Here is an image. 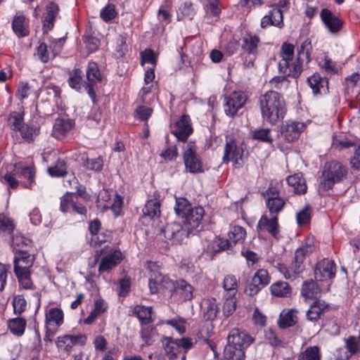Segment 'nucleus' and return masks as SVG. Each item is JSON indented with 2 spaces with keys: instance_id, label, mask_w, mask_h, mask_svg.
<instances>
[{
  "instance_id": "obj_40",
  "label": "nucleus",
  "mask_w": 360,
  "mask_h": 360,
  "mask_svg": "<svg viewBox=\"0 0 360 360\" xmlns=\"http://www.w3.org/2000/svg\"><path fill=\"white\" fill-rule=\"evenodd\" d=\"M238 280L233 275H226L223 281V288L226 291L224 295L236 296L238 292Z\"/></svg>"
},
{
  "instance_id": "obj_46",
  "label": "nucleus",
  "mask_w": 360,
  "mask_h": 360,
  "mask_svg": "<svg viewBox=\"0 0 360 360\" xmlns=\"http://www.w3.org/2000/svg\"><path fill=\"white\" fill-rule=\"evenodd\" d=\"M160 202L156 200H149L143 209V214L150 219L157 217L160 214Z\"/></svg>"
},
{
  "instance_id": "obj_4",
  "label": "nucleus",
  "mask_w": 360,
  "mask_h": 360,
  "mask_svg": "<svg viewBox=\"0 0 360 360\" xmlns=\"http://www.w3.org/2000/svg\"><path fill=\"white\" fill-rule=\"evenodd\" d=\"M246 158L243 144L232 137L227 136L222 158L223 162L228 163L231 161L235 167L240 168L245 163Z\"/></svg>"
},
{
  "instance_id": "obj_21",
  "label": "nucleus",
  "mask_w": 360,
  "mask_h": 360,
  "mask_svg": "<svg viewBox=\"0 0 360 360\" xmlns=\"http://www.w3.org/2000/svg\"><path fill=\"white\" fill-rule=\"evenodd\" d=\"M122 259V254L119 250L110 252L101 259L98 271L100 273L106 272L112 270L117 266Z\"/></svg>"
},
{
  "instance_id": "obj_38",
  "label": "nucleus",
  "mask_w": 360,
  "mask_h": 360,
  "mask_svg": "<svg viewBox=\"0 0 360 360\" xmlns=\"http://www.w3.org/2000/svg\"><path fill=\"white\" fill-rule=\"evenodd\" d=\"M272 295L276 297H288L291 295V288L289 284L285 281H277L270 286Z\"/></svg>"
},
{
  "instance_id": "obj_10",
  "label": "nucleus",
  "mask_w": 360,
  "mask_h": 360,
  "mask_svg": "<svg viewBox=\"0 0 360 360\" xmlns=\"http://www.w3.org/2000/svg\"><path fill=\"white\" fill-rule=\"evenodd\" d=\"M314 250L313 240L311 238H307L304 244L296 250L294 262L290 266L293 276L301 273L304 270L303 262L305 257L312 253Z\"/></svg>"
},
{
  "instance_id": "obj_48",
  "label": "nucleus",
  "mask_w": 360,
  "mask_h": 360,
  "mask_svg": "<svg viewBox=\"0 0 360 360\" xmlns=\"http://www.w3.org/2000/svg\"><path fill=\"white\" fill-rule=\"evenodd\" d=\"M354 143L348 139L344 134H339L333 136L332 141V147L335 149L342 150L353 146Z\"/></svg>"
},
{
  "instance_id": "obj_33",
  "label": "nucleus",
  "mask_w": 360,
  "mask_h": 360,
  "mask_svg": "<svg viewBox=\"0 0 360 360\" xmlns=\"http://www.w3.org/2000/svg\"><path fill=\"white\" fill-rule=\"evenodd\" d=\"M64 314L61 309L53 307L46 311V323L57 327L63 323Z\"/></svg>"
},
{
  "instance_id": "obj_63",
  "label": "nucleus",
  "mask_w": 360,
  "mask_h": 360,
  "mask_svg": "<svg viewBox=\"0 0 360 360\" xmlns=\"http://www.w3.org/2000/svg\"><path fill=\"white\" fill-rule=\"evenodd\" d=\"M311 219V208L306 206L302 210L297 214V221L299 225L306 224Z\"/></svg>"
},
{
  "instance_id": "obj_30",
  "label": "nucleus",
  "mask_w": 360,
  "mask_h": 360,
  "mask_svg": "<svg viewBox=\"0 0 360 360\" xmlns=\"http://www.w3.org/2000/svg\"><path fill=\"white\" fill-rule=\"evenodd\" d=\"M347 352L343 356H340L338 360H348L353 354H356L360 349V335L358 337L349 336L345 339Z\"/></svg>"
},
{
  "instance_id": "obj_8",
  "label": "nucleus",
  "mask_w": 360,
  "mask_h": 360,
  "mask_svg": "<svg viewBox=\"0 0 360 360\" xmlns=\"http://www.w3.org/2000/svg\"><path fill=\"white\" fill-rule=\"evenodd\" d=\"M247 101V96L243 91H233L225 96L224 102V110L226 115L235 116L238 111L242 108Z\"/></svg>"
},
{
  "instance_id": "obj_35",
  "label": "nucleus",
  "mask_w": 360,
  "mask_h": 360,
  "mask_svg": "<svg viewBox=\"0 0 360 360\" xmlns=\"http://www.w3.org/2000/svg\"><path fill=\"white\" fill-rule=\"evenodd\" d=\"M12 28L19 37H26L29 34L27 25L23 15H15L13 20Z\"/></svg>"
},
{
  "instance_id": "obj_28",
  "label": "nucleus",
  "mask_w": 360,
  "mask_h": 360,
  "mask_svg": "<svg viewBox=\"0 0 360 360\" xmlns=\"http://www.w3.org/2000/svg\"><path fill=\"white\" fill-rule=\"evenodd\" d=\"M259 41L258 36L246 33L242 38L241 48L246 53L255 55L257 53Z\"/></svg>"
},
{
  "instance_id": "obj_58",
  "label": "nucleus",
  "mask_w": 360,
  "mask_h": 360,
  "mask_svg": "<svg viewBox=\"0 0 360 360\" xmlns=\"http://www.w3.org/2000/svg\"><path fill=\"white\" fill-rule=\"evenodd\" d=\"M13 229V221L4 215H0V235L11 234Z\"/></svg>"
},
{
  "instance_id": "obj_39",
  "label": "nucleus",
  "mask_w": 360,
  "mask_h": 360,
  "mask_svg": "<svg viewBox=\"0 0 360 360\" xmlns=\"http://www.w3.org/2000/svg\"><path fill=\"white\" fill-rule=\"evenodd\" d=\"M36 95L33 86L27 82H20L17 86L15 97L22 102L31 95Z\"/></svg>"
},
{
  "instance_id": "obj_53",
  "label": "nucleus",
  "mask_w": 360,
  "mask_h": 360,
  "mask_svg": "<svg viewBox=\"0 0 360 360\" xmlns=\"http://www.w3.org/2000/svg\"><path fill=\"white\" fill-rule=\"evenodd\" d=\"M191 208V204L186 198H179L176 199L174 210L176 214L181 218H184Z\"/></svg>"
},
{
  "instance_id": "obj_7",
  "label": "nucleus",
  "mask_w": 360,
  "mask_h": 360,
  "mask_svg": "<svg viewBox=\"0 0 360 360\" xmlns=\"http://www.w3.org/2000/svg\"><path fill=\"white\" fill-rule=\"evenodd\" d=\"M122 203V198L119 195L108 190L101 191L97 198L98 207L111 209L115 217L119 215Z\"/></svg>"
},
{
  "instance_id": "obj_9",
  "label": "nucleus",
  "mask_w": 360,
  "mask_h": 360,
  "mask_svg": "<svg viewBox=\"0 0 360 360\" xmlns=\"http://www.w3.org/2000/svg\"><path fill=\"white\" fill-rule=\"evenodd\" d=\"M34 174L35 172L32 167H22L20 165H16L13 174H6L4 176V180L11 188H15L18 186V181L14 176L18 178L27 179L29 184L25 185V186L30 187L32 183L34 181Z\"/></svg>"
},
{
  "instance_id": "obj_20",
  "label": "nucleus",
  "mask_w": 360,
  "mask_h": 360,
  "mask_svg": "<svg viewBox=\"0 0 360 360\" xmlns=\"http://www.w3.org/2000/svg\"><path fill=\"white\" fill-rule=\"evenodd\" d=\"M148 285L151 294H156L160 288H169L173 287L172 281L161 273L153 271L150 274Z\"/></svg>"
},
{
  "instance_id": "obj_19",
  "label": "nucleus",
  "mask_w": 360,
  "mask_h": 360,
  "mask_svg": "<svg viewBox=\"0 0 360 360\" xmlns=\"http://www.w3.org/2000/svg\"><path fill=\"white\" fill-rule=\"evenodd\" d=\"M304 129V123L289 121L282 125L281 134L286 141L292 142L299 138Z\"/></svg>"
},
{
  "instance_id": "obj_62",
  "label": "nucleus",
  "mask_w": 360,
  "mask_h": 360,
  "mask_svg": "<svg viewBox=\"0 0 360 360\" xmlns=\"http://www.w3.org/2000/svg\"><path fill=\"white\" fill-rule=\"evenodd\" d=\"M207 11H210L214 16H218L221 12L219 0H202Z\"/></svg>"
},
{
  "instance_id": "obj_41",
  "label": "nucleus",
  "mask_w": 360,
  "mask_h": 360,
  "mask_svg": "<svg viewBox=\"0 0 360 360\" xmlns=\"http://www.w3.org/2000/svg\"><path fill=\"white\" fill-rule=\"evenodd\" d=\"M204 316L208 320L214 319L219 312L218 304L214 298L207 299L204 301Z\"/></svg>"
},
{
  "instance_id": "obj_29",
  "label": "nucleus",
  "mask_w": 360,
  "mask_h": 360,
  "mask_svg": "<svg viewBox=\"0 0 360 360\" xmlns=\"http://www.w3.org/2000/svg\"><path fill=\"white\" fill-rule=\"evenodd\" d=\"M288 184L292 187L293 191L297 194H304L307 192V186L305 179L300 173L289 176L286 179Z\"/></svg>"
},
{
  "instance_id": "obj_31",
  "label": "nucleus",
  "mask_w": 360,
  "mask_h": 360,
  "mask_svg": "<svg viewBox=\"0 0 360 360\" xmlns=\"http://www.w3.org/2000/svg\"><path fill=\"white\" fill-rule=\"evenodd\" d=\"M82 186H80V188H77V192L75 193H66L61 198L60 200V210L63 212L69 211L72 206L73 202L75 200H78L79 197L82 195V192L84 191L83 189H81Z\"/></svg>"
},
{
  "instance_id": "obj_27",
  "label": "nucleus",
  "mask_w": 360,
  "mask_h": 360,
  "mask_svg": "<svg viewBox=\"0 0 360 360\" xmlns=\"http://www.w3.org/2000/svg\"><path fill=\"white\" fill-rule=\"evenodd\" d=\"M328 305L323 300H315L310 304V307L307 312V318L309 321H316L328 309Z\"/></svg>"
},
{
  "instance_id": "obj_57",
  "label": "nucleus",
  "mask_w": 360,
  "mask_h": 360,
  "mask_svg": "<svg viewBox=\"0 0 360 360\" xmlns=\"http://www.w3.org/2000/svg\"><path fill=\"white\" fill-rule=\"evenodd\" d=\"M271 129H258L253 131V139L259 141L271 143L273 139L270 135Z\"/></svg>"
},
{
  "instance_id": "obj_59",
  "label": "nucleus",
  "mask_w": 360,
  "mask_h": 360,
  "mask_svg": "<svg viewBox=\"0 0 360 360\" xmlns=\"http://www.w3.org/2000/svg\"><path fill=\"white\" fill-rule=\"evenodd\" d=\"M13 307L15 314H21L26 309L27 302L22 295H17L13 300Z\"/></svg>"
},
{
  "instance_id": "obj_50",
  "label": "nucleus",
  "mask_w": 360,
  "mask_h": 360,
  "mask_svg": "<svg viewBox=\"0 0 360 360\" xmlns=\"http://www.w3.org/2000/svg\"><path fill=\"white\" fill-rule=\"evenodd\" d=\"M229 240L233 244L243 243L245 238L246 231L240 226H233L229 232Z\"/></svg>"
},
{
  "instance_id": "obj_49",
  "label": "nucleus",
  "mask_w": 360,
  "mask_h": 360,
  "mask_svg": "<svg viewBox=\"0 0 360 360\" xmlns=\"http://www.w3.org/2000/svg\"><path fill=\"white\" fill-rule=\"evenodd\" d=\"M73 127V122L70 120L59 118L56 120L53 124V131L60 135H64Z\"/></svg>"
},
{
  "instance_id": "obj_55",
  "label": "nucleus",
  "mask_w": 360,
  "mask_h": 360,
  "mask_svg": "<svg viewBox=\"0 0 360 360\" xmlns=\"http://www.w3.org/2000/svg\"><path fill=\"white\" fill-rule=\"evenodd\" d=\"M225 302L223 305V313L225 316L229 317L236 310V296L224 295Z\"/></svg>"
},
{
  "instance_id": "obj_12",
  "label": "nucleus",
  "mask_w": 360,
  "mask_h": 360,
  "mask_svg": "<svg viewBox=\"0 0 360 360\" xmlns=\"http://www.w3.org/2000/svg\"><path fill=\"white\" fill-rule=\"evenodd\" d=\"M86 89L87 90V93L89 95L94 103L96 102V92L95 87L98 82H101L102 81V75L98 69V66L97 63L94 62H90L88 64L87 68L86 70Z\"/></svg>"
},
{
  "instance_id": "obj_13",
  "label": "nucleus",
  "mask_w": 360,
  "mask_h": 360,
  "mask_svg": "<svg viewBox=\"0 0 360 360\" xmlns=\"http://www.w3.org/2000/svg\"><path fill=\"white\" fill-rule=\"evenodd\" d=\"M86 336L83 334L64 335L57 338L56 345L60 352L70 354L76 344L84 345L86 342Z\"/></svg>"
},
{
  "instance_id": "obj_43",
  "label": "nucleus",
  "mask_w": 360,
  "mask_h": 360,
  "mask_svg": "<svg viewBox=\"0 0 360 360\" xmlns=\"http://www.w3.org/2000/svg\"><path fill=\"white\" fill-rule=\"evenodd\" d=\"M10 331L15 335L21 336L25 330L26 321L22 318H15L8 321Z\"/></svg>"
},
{
  "instance_id": "obj_42",
  "label": "nucleus",
  "mask_w": 360,
  "mask_h": 360,
  "mask_svg": "<svg viewBox=\"0 0 360 360\" xmlns=\"http://www.w3.org/2000/svg\"><path fill=\"white\" fill-rule=\"evenodd\" d=\"M152 312L151 307L144 306H136L133 309V314L136 315L143 324H148L153 321Z\"/></svg>"
},
{
  "instance_id": "obj_32",
  "label": "nucleus",
  "mask_w": 360,
  "mask_h": 360,
  "mask_svg": "<svg viewBox=\"0 0 360 360\" xmlns=\"http://www.w3.org/2000/svg\"><path fill=\"white\" fill-rule=\"evenodd\" d=\"M59 8L57 4L50 2L46 7V15L44 22V30L48 32L51 30L54 25L56 15L58 13Z\"/></svg>"
},
{
  "instance_id": "obj_64",
  "label": "nucleus",
  "mask_w": 360,
  "mask_h": 360,
  "mask_svg": "<svg viewBox=\"0 0 360 360\" xmlns=\"http://www.w3.org/2000/svg\"><path fill=\"white\" fill-rule=\"evenodd\" d=\"M100 15L101 18L105 22L111 20L116 15L115 6L111 4L107 5L101 10Z\"/></svg>"
},
{
  "instance_id": "obj_47",
  "label": "nucleus",
  "mask_w": 360,
  "mask_h": 360,
  "mask_svg": "<svg viewBox=\"0 0 360 360\" xmlns=\"http://www.w3.org/2000/svg\"><path fill=\"white\" fill-rule=\"evenodd\" d=\"M297 360H321L320 349L318 346L307 347L298 355Z\"/></svg>"
},
{
  "instance_id": "obj_23",
  "label": "nucleus",
  "mask_w": 360,
  "mask_h": 360,
  "mask_svg": "<svg viewBox=\"0 0 360 360\" xmlns=\"http://www.w3.org/2000/svg\"><path fill=\"white\" fill-rule=\"evenodd\" d=\"M283 25V11L276 7L271 8L269 13L264 15L261 20V27L262 28H265L268 25H273L281 28Z\"/></svg>"
},
{
  "instance_id": "obj_2",
  "label": "nucleus",
  "mask_w": 360,
  "mask_h": 360,
  "mask_svg": "<svg viewBox=\"0 0 360 360\" xmlns=\"http://www.w3.org/2000/svg\"><path fill=\"white\" fill-rule=\"evenodd\" d=\"M262 117L271 124L283 119L286 112L283 96L275 91H269L259 97Z\"/></svg>"
},
{
  "instance_id": "obj_18",
  "label": "nucleus",
  "mask_w": 360,
  "mask_h": 360,
  "mask_svg": "<svg viewBox=\"0 0 360 360\" xmlns=\"http://www.w3.org/2000/svg\"><path fill=\"white\" fill-rule=\"evenodd\" d=\"M269 283V276L267 271L263 269H259L252 277L251 283L246 288V292L250 296L255 295Z\"/></svg>"
},
{
  "instance_id": "obj_6",
  "label": "nucleus",
  "mask_w": 360,
  "mask_h": 360,
  "mask_svg": "<svg viewBox=\"0 0 360 360\" xmlns=\"http://www.w3.org/2000/svg\"><path fill=\"white\" fill-rule=\"evenodd\" d=\"M252 337L247 333L234 328L229 333L228 344L225 348L231 347V351L233 354H236V352L240 351L243 354V358L245 359L244 349L252 342Z\"/></svg>"
},
{
  "instance_id": "obj_25",
  "label": "nucleus",
  "mask_w": 360,
  "mask_h": 360,
  "mask_svg": "<svg viewBox=\"0 0 360 360\" xmlns=\"http://www.w3.org/2000/svg\"><path fill=\"white\" fill-rule=\"evenodd\" d=\"M307 82L314 94H322L328 91V81L319 74L315 73L309 77Z\"/></svg>"
},
{
  "instance_id": "obj_45",
  "label": "nucleus",
  "mask_w": 360,
  "mask_h": 360,
  "mask_svg": "<svg viewBox=\"0 0 360 360\" xmlns=\"http://www.w3.org/2000/svg\"><path fill=\"white\" fill-rule=\"evenodd\" d=\"M24 110L21 112H12L8 117V124L11 130L18 131L24 123Z\"/></svg>"
},
{
  "instance_id": "obj_5",
  "label": "nucleus",
  "mask_w": 360,
  "mask_h": 360,
  "mask_svg": "<svg viewBox=\"0 0 360 360\" xmlns=\"http://www.w3.org/2000/svg\"><path fill=\"white\" fill-rule=\"evenodd\" d=\"M346 168L338 162H330L325 165L320 177V186L324 189H330L346 175Z\"/></svg>"
},
{
  "instance_id": "obj_61",
  "label": "nucleus",
  "mask_w": 360,
  "mask_h": 360,
  "mask_svg": "<svg viewBox=\"0 0 360 360\" xmlns=\"http://www.w3.org/2000/svg\"><path fill=\"white\" fill-rule=\"evenodd\" d=\"M31 243L30 240L22 235H15L13 237L11 245L15 252L17 249H23L25 246L29 245Z\"/></svg>"
},
{
  "instance_id": "obj_26",
  "label": "nucleus",
  "mask_w": 360,
  "mask_h": 360,
  "mask_svg": "<svg viewBox=\"0 0 360 360\" xmlns=\"http://www.w3.org/2000/svg\"><path fill=\"white\" fill-rule=\"evenodd\" d=\"M321 17L330 32H337L342 28V21L334 15L329 10L323 9L321 13Z\"/></svg>"
},
{
  "instance_id": "obj_60",
  "label": "nucleus",
  "mask_w": 360,
  "mask_h": 360,
  "mask_svg": "<svg viewBox=\"0 0 360 360\" xmlns=\"http://www.w3.org/2000/svg\"><path fill=\"white\" fill-rule=\"evenodd\" d=\"M70 86L75 89H79L82 82V72L79 69L74 70V72L69 78Z\"/></svg>"
},
{
  "instance_id": "obj_54",
  "label": "nucleus",
  "mask_w": 360,
  "mask_h": 360,
  "mask_svg": "<svg viewBox=\"0 0 360 360\" xmlns=\"http://www.w3.org/2000/svg\"><path fill=\"white\" fill-rule=\"evenodd\" d=\"M164 345L165 352L169 354L171 357L176 356L180 352L177 339L167 338H165V342L164 343Z\"/></svg>"
},
{
  "instance_id": "obj_1",
  "label": "nucleus",
  "mask_w": 360,
  "mask_h": 360,
  "mask_svg": "<svg viewBox=\"0 0 360 360\" xmlns=\"http://www.w3.org/2000/svg\"><path fill=\"white\" fill-rule=\"evenodd\" d=\"M311 40L309 39H304L297 47L296 59L290 63L294 57V46L283 43L281 48V60L278 63V69L284 76L272 78L269 82L271 86L278 90H281L283 88L286 89L288 86V81L285 77H298L302 71V64L304 62L307 64L311 60Z\"/></svg>"
},
{
  "instance_id": "obj_11",
  "label": "nucleus",
  "mask_w": 360,
  "mask_h": 360,
  "mask_svg": "<svg viewBox=\"0 0 360 360\" xmlns=\"http://www.w3.org/2000/svg\"><path fill=\"white\" fill-rule=\"evenodd\" d=\"M165 237L173 240L174 243H182L191 233L189 229L184 224L173 222L167 224L163 229Z\"/></svg>"
},
{
  "instance_id": "obj_51",
  "label": "nucleus",
  "mask_w": 360,
  "mask_h": 360,
  "mask_svg": "<svg viewBox=\"0 0 360 360\" xmlns=\"http://www.w3.org/2000/svg\"><path fill=\"white\" fill-rule=\"evenodd\" d=\"M18 131H20L22 138L29 143L33 141L39 134L38 128L27 124H24Z\"/></svg>"
},
{
  "instance_id": "obj_56",
  "label": "nucleus",
  "mask_w": 360,
  "mask_h": 360,
  "mask_svg": "<svg viewBox=\"0 0 360 360\" xmlns=\"http://www.w3.org/2000/svg\"><path fill=\"white\" fill-rule=\"evenodd\" d=\"M49 174L52 176H63L66 174L67 167L64 160H58L53 167L48 168Z\"/></svg>"
},
{
  "instance_id": "obj_16",
  "label": "nucleus",
  "mask_w": 360,
  "mask_h": 360,
  "mask_svg": "<svg viewBox=\"0 0 360 360\" xmlns=\"http://www.w3.org/2000/svg\"><path fill=\"white\" fill-rule=\"evenodd\" d=\"M336 266L333 260L323 259L316 264L314 275L316 280L331 279L335 276Z\"/></svg>"
},
{
  "instance_id": "obj_52",
  "label": "nucleus",
  "mask_w": 360,
  "mask_h": 360,
  "mask_svg": "<svg viewBox=\"0 0 360 360\" xmlns=\"http://www.w3.org/2000/svg\"><path fill=\"white\" fill-rule=\"evenodd\" d=\"M176 290L185 300H191L193 298V287L184 280L176 282Z\"/></svg>"
},
{
  "instance_id": "obj_14",
  "label": "nucleus",
  "mask_w": 360,
  "mask_h": 360,
  "mask_svg": "<svg viewBox=\"0 0 360 360\" xmlns=\"http://www.w3.org/2000/svg\"><path fill=\"white\" fill-rule=\"evenodd\" d=\"M184 160L186 168L191 173L202 171L201 162L196 154L195 145L189 143L184 153Z\"/></svg>"
},
{
  "instance_id": "obj_22",
  "label": "nucleus",
  "mask_w": 360,
  "mask_h": 360,
  "mask_svg": "<svg viewBox=\"0 0 360 360\" xmlns=\"http://www.w3.org/2000/svg\"><path fill=\"white\" fill-rule=\"evenodd\" d=\"M204 214L205 211L202 207H192L183 218L184 219V223L192 232L193 229L198 228L200 224Z\"/></svg>"
},
{
  "instance_id": "obj_34",
  "label": "nucleus",
  "mask_w": 360,
  "mask_h": 360,
  "mask_svg": "<svg viewBox=\"0 0 360 360\" xmlns=\"http://www.w3.org/2000/svg\"><path fill=\"white\" fill-rule=\"evenodd\" d=\"M302 295L305 300L314 299L318 300L317 298L320 295V289L316 283L313 281H306L303 283L302 287Z\"/></svg>"
},
{
  "instance_id": "obj_44",
  "label": "nucleus",
  "mask_w": 360,
  "mask_h": 360,
  "mask_svg": "<svg viewBox=\"0 0 360 360\" xmlns=\"http://www.w3.org/2000/svg\"><path fill=\"white\" fill-rule=\"evenodd\" d=\"M104 120L101 112L97 108H94L88 116L87 125L91 128L101 129Z\"/></svg>"
},
{
  "instance_id": "obj_24",
  "label": "nucleus",
  "mask_w": 360,
  "mask_h": 360,
  "mask_svg": "<svg viewBox=\"0 0 360 360\" xmlns=\"http://www.w3.org/2000/svg\"><path fill=\"white\" fill-rule=\"evenodd\" d=\"M257 228L259 231H267L274 237H276L278 234V217L274 215L269 219L266 215H262L258 221Z\"/></svg>"
},
{
  "instance_id": "obj_15",
  "label": "nucleus",
  "mask_w": 360,
  "mask_h": 360,
  "mask_svg": "<svg viewBox=\"0 0 360 360\" xmlns=\"http://www.w3.org/2000/svg\"><path fill=\"white\" fill-rule=\"evenodd\" d=\"M192 132L193 128L188 115H182L172 127V133L181 141H185Z\"/></svg>"
},
{
  "instance_id": "obj_17",
  "label": "nucleus",
  "mask_w": 360,
  "mask_h": 360,
  "mask_svg": "<svg viewBox=\"0 0 360 360\" xmlns=\"http://www.w3.org/2000/svg\"><path fill=\"white\" fill-rule=\"evenodd\" d=\"M266 206L270 215H276L277 217L278 213L283 210L285 201L279 197V192L275 187H270L266 191Z\"/></svg>"
},
{
  "instance_id": "obj_37",
  "label": "nucleus",
  "mask_w": 360,
  "mask_h": 360,
  "mask_svg": "<svg viewBox=\"0 0 360 360\" xmlns=\"http://www.w3.org/2000/svg\"><path fill=\"white\" fill-rule=\"evenodd\" d=\"M107 305L102 299H97L94 302V307L90 312V314L84 319L86 324H91L95 319L101 316L106 309Z\"/></svg>"
},
{
  "instance_id": "obj_36",
  "label": "nucleus",
  "mask_w": 360,
  "mask_h": 360,
  "mask_svg": "<svg viewBox=\"0 0 360 360\" xmlns=\"http://www.w3.org/2000/svg\"><path fill=\"white\" fill-rule=\"evenodd\" d=\"M297 319V311L295 309L283 310L280 314L278 325L283 328L290 327L296 323Z\"/></svg>"
},
{
  "instance_id": "obj_3",
  "label": "nucleus",
  "mask_w": 360,
  "mask_h": 360,
  "mask_svg": "<svg viewBox=\"0 0 360 360\" xmlns=\"http://www.w3.org/2000/svg\"><path fill=\"white\" fill-rule=\"evenodd\" d=\"M35 257L24 249H17L14 252L13 271L18 278L20 286L26 290L34 288L31 279V268Z\"/></svg>"
}]
</instances>
